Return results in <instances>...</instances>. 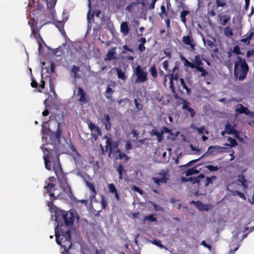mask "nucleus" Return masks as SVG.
Listing matches in <instances>:
<instances>
[{
  "label": "nucleus",
  "instance_id": "obj_26",
  "mask_svg": "<svg viewBox=\"0 0 254 254\" xmlns=\"http://www.w3.org/2000/svg\"><path fill=\"white\" fill-rule=\"evenodd\" d=\"M45 0L47 2V8L49 9L52 14H53L54 11H55L54 8L56 5L57 0H50L49 1H48V0Z\"/></svg>",
  "mask_w": 254,
  "mask_h": 254
},
{
  "label": "nucleus",
  "instance_id": "obj_8",
  "mask_svg": "<svg viewBox=\"0 0 254 254\" xmlns=\"http://www.w3.org/2000/svg\"><path fill=\"white\" fill-rule=\"evenodd\" d=\"M136 76L135 82H144L148 80L147 72L143 71L140 65H137L135 69Z\"/></svg>",
  "mask_w": 254,
  "mask_h": 254
},
{
  "label": "nucleus",
  "instance_id": "obj_16",
  "mask_svg": "<svg viewBox=\"0 0 254 254\" xmlns=\"http://www.w3.org/2000/svg\"><path fill=\"white\" fill-rule=\"evenodd\" d=\"M225 148L221 147L220 146L215 145V146H210L208 147V150L206 153L212 155L214 154L215 153H222L223 152L224 149Z\"/></svg>",
  "mask_w": 254,
  "mask_h": 254
},
{
  "label": "nucleus",
  "instance_id": "obj_15",
  "mask_svg": "<svg viewBox=\"0 0 254 254\" xmlns=\"http://www.w3.org/2000/svg\"><path fill=\"white\" fill-rule=\"evenodd\" d=\"M86 185L89 188L91 193L90 195V199L91 201L95 200L96 195H97V191L95 189L93 184L86 181Z\"/></svg>",
  "mask_w": 254,
  "mask_h": 254
},
{
  "label": "nucleus",
  "instance_id": "obj_51",
  "mask_svg": "<svg viewBox=\"0 0 254 254\" xmlns=\"http://www.w3.org/2000/svg\"><path fill=\"white\" fill-rule=\"evenodd\" d=\"M196 70L197 71L201 72V76L202 77H204L208 74V72L202 67H198Z\"/></svg>",
  "mask_w": 254,
  "mask_h": 254
},
{
  "label": "nucleus",
  "instance_id": "obj_44",
  "mask_svg": "<svg viewBox=\"0 0 254 254\" xmlns=\"http://www.w3.org/2000/svg\"><path fill=\"white\" fill-rule=\"evenodd\" d=\"M116 70L118 78L125 80L126 78L125 72L120 68H116Z\"/></svg>",
  "mask_w": 254,
  "mask_h": 254
},
{
  "label": "nucleus",
  "instance_id": "obj_53",
  "mask_svg": "<svg viewBox=\"0 0 254 254\" xmlns=\"http://www.w3.org/2000/svg\"><path fill=\"white\" fill-rule=\"evenodd\" d=\"M134 102L135 104V107L137 109L138 111H139L142 110V105L140 103H139L137 100L136 99H134Z\"/></svg>",
  "mask_w": 254,
  "mask_h": 254
},
{
  "label": "nucleus",
  "instance_id": "obj_20",
  "mask_svg": "<svg viewBox=\"0 0 254 254\" xmlns=\"http://www.w3.org/2000/svg\"><path fill=\"white\" fill-rule=\"evenodd\" d=\"M237 181L241 183V185L244 189L248 188V181L245 179V176L243 174H239L238 176Z\"/></svg>",
  "mask_w": 254,
  "mask_h": 254
},
{
  "label": "nucleus",
  "instance_id": "obj_34",
  "mask_svg": "<svg viewBox=\"0 0 254 254\" xmlns=\"http://www.w3.org/2000/svg\"><path fill=\"white\" fill-rule=\"evenodd\" d=\"M140 3V2L139 1L131 2L126 7V10L128 11L129 12H131L133 10L134 7Z\"/></svg>",
  "mask_w": 254,
  "mask_h": 254
},
{
  "label": "nucleus",
  "instance_id": "obj_7",
  "mask_svg": "<svg viewBox=\"0 0 254 254\" xmlns=\"http://www.w3.org/2000/svg\"><path fill=\"white\" fill-rule=\"evenodd\" d=\"M159 177H153L152 180L157 187H159L161 184H166L169 179L168 178V171L163 170L157 174Z\"/></svg>",
  "mask_w": 254,
  "mask_h": 254
},
{
  "label": "nucleus",
  "instance_id": "obj_10",
  "mask_svg": "<svg viewBox=\"0 0 254 254\" xmlns=\"http://www.w3.org/2000/svg\"><path fill=\"white\" fill-rule=\"evenodd\" d=\"M44 189L46 192L49 194L50 197L56 196L54 191L56 190V185L49 181L45 182Z\"/></svg>",
  "mask_w": 254,
  "mask_h": 254
},
{
  "label": "nucleus",
  "instance_id": "obj_56",
  "mask_svg": "<svg viewBox=\"0 0 254 254\" xmlns=\"http://www.w3.org/2000/svg\"><path fill=\"white\" fill-rule=\"evenodd\" d=\"M233 52L235 53L237 55H239L242 54L240 51V49L238 46H235L233 48Z\"/></svg>",
  "mask_w": 254,
  "mask_h": 254
},
{
  "label": "nucleus",
  "instance_id": "obj_40",
  "mask_svg": "<svg viewBox=\"0 0 254 254\" xmlns=\"http://www.w3.org/2000/svg\"><path fill=\"white\" fill-rule=\"evenodd\" d=\"M224 34L227 37H230L233 35V31L229 26H226L224 29Z\"/></svg>",
  "mask_w": 254,
  "mask_h": 254
},
{
  "label": "nucleus",
  "instance_id": "obj_2",
  "mask_svg": "<svg viewBox=\"0 0 254 254\" xmlns=\"http://www.w3.org/2000/svg\"><path fill=\"white\" fill-rule=\"evenodd\" d=\"M58 225L55 228V235L57 243L64 249L62 254H70L72 246L71 232L70 230H67L65 232H62V234L60 235L58 233Z\"/></svg>",
  "mask_w": 254,
  "mask_h": 254
},
{
  "label": "nucleus",
  "instance_id": "obj_36",
  "mask_svg": "<svg viewBox=\"0 0 254 254\" xmlns=\"http://www.w3.org/2000/svg\"><path fill=\"white\" fill-rule=\"evenodd\" d=\"M114 92L112 88L110 87V85H108L105 91V96L107 99H111L112 94Z\"/></svg>",
  "mask_w": 254,
  "mask_h": 254
},
{
  "label": "nucleus",
  "instance_id": "obj_18",
  "mask_svg": "<svg viewBox=\"0 0 254 254\" xmlns=\"http://www.w3.org/2000/svg\"><path fill=\"white\" fill-rule=\"evenodd\" d=\"M235 112L237 114H245L246 115H249L250 113V110L241 104H239L237 105Z\"/></svg>",
  "mask_w": 254,
  "mask_h": 254
},
{
  "label": "nucleus",
  "instance_id": "obj_60",
  "mask_svg": "<svg viewBox=\"0 0 254 254\" xmlns=\"http://www.w3.org/2000/svg\"><path fill=\"white\" fill-rule=\"evenodd\" d=\"M132 149V146L129 141H128L127 142V144L125 145V149L128 152V151Z\"/></svg>",
  "mask_w": 254,
  "mask_h": 254
},
{
  "label": "nucleus",
  "instance_id": "obj_55",
  "mask_svg": "<svg viewBox=\"0 0 254 254\" xmlns=\"http://www.w3.org/2000/svg\"><path fill=\"white\" fill-rule=\"evenodd\" d=\"M214 7H215V6H213L212 7V9H211L210 10L208 11L207 14H208V15L209 16H211V17H213V16H215L216 12H215V10L217 8H214Z\"/></svg>",
  "mask_w": 254,
  "mask_h": 254
},
{
  "label": "nucleus",
  "instance_id": "obj_11",
  "mask_svg": "<svg viewBox=\"0 0 254 254\" xmlns=\"http://www.w3.org/2000/svg\"><path fill=\"white\" fill-rule=\"evenodd\" d=\"M58 127L56 131H53L50 134V138L52 139H54L55 141H60L62 136V128L61 127L60 124L57 123Z\"/></svg>",
  "mask_w": 254,
  "mask_h": 254
},
{
  "label": "nucleus",
  "instance_id": "obj_3",
  "mask_svg": "<svg viewBox=\"0 0 254 254\" xmlns=\"http://www.w3.org/2000/svg\"><path fill=\"white\" fill-rule=\"evenodd\" d=\"M55 216L58 226L61 222L63 221L66 226H69L73 225L77 214L75 211L57 210L55 211Z\"/></svg>",
  "mask_w": 254,
  "mask_h": 254
},
{
  "label": "nucleus",
  "instance_id": "obj_5",
  "mask_svg": "<svg viewBox=\"0 0 254 254\" xmlns=\"http://www.w3.org/2000/svg\"><path fill=\"white\" fill-rule=\"evenodd\" d=\"M28 24L31 29V34L34 36V38L37 41L39 46L38 50L40 51L42 47V44L45 43V42L39 33L40 28L37 27V21H36L34 18L31 19L30 21H28Z\"/></svg>",
  "mask_w": 254,
  "mask_h": 254
},
{
  "label": "nucleus",
  "instance_id": "obj_57",
  "mask_svg": "<svg viewBox=\"0 0 254 254\" xmlns=\"http://www.w3.org/2000/svg\"><path fill=\"white\" fill-rule=\"evenodd\" d=\"M55 25L60 30V31L64 30V24L62 21L57 22Z\"/></svg>",
  "mask_w": 254,
  "mask_h": 254
},
{
  "label": "nucleus",
  "instance_id": "obj_58",
  "mask_svg": "<svg viewBox=\"0 0 254 254\" xmlns=\"http://www.w3.org/2000/svg\"><path fill=\"white\" fill-rule=\"evenodd\" d=\"M152 243L157 246H158L159 247H160V248H164V246L161 243V241L160 240H154L153 242H152Z\"/></svg>",
  "mask_w": 254,
  "mask_h": 254
},
{
  "label": "nucleus",
  "instance_id": "obj_21",
  "mask_svg": "<svg viewBox=\"0 0 254 254\" xmlns=\"http://www.w3.org/2000/svg\"><path fill=\"white\" fill-rule=\"evenodd\" d=\"M108 189L110 193L114 194L116 199L119 200L120 196L114 184H109L108 185Z\"/></svg>",
  "mask_w": 254,
  "mask_h": 254
},
{
  "label": "nucleus",
  "instance_id": "obj_6",
  "mask_svg": "<svg viewBox=\"0 0 254 254\" xmlns=\"http://www.w3.org/2000/svg\"><path fill=\"white\" fill-rule=\"evenodd\" d=\"M76 95L78 98V102L81 106L88 104L90 102L89 96L86 94L84 89L80 87H77Z\"/></svg>",
  "mask_w": 254,
  "mask_h": 254
},
{
  "label": "nucleus",
  "instance_id": "obj_42",
  "mask_svg": "<svg viewBox=\"0 0 254 254\" xmlns=\"http://www.w3.org/2000/svg\"><path fill=\"white\" fill-rule=\"evenodd\" d=\"M180 80L183 88L186 90L188 94H190L191 93V90L187 86L184 79L183 78H180Z\"/></svg>",
  "mask_w": 254,
  "mask_h": 254
},
{
  "label": "nucleus",
  "instance_id": "obj_64",
  "mask_svg": "<svg viewBox=\"0 0 254 254\" xmlns=\"http://www.w3.org/2000/svg\"><path fill=\"white\" fill-rule=\"evenodd\" d=\"M88 128L90 129V130H91L92 131L93 130H94L97 127L95 124L92 123V122H90L89 123H88Z\"/></svg>",
  "mask_w": 254,
  "mask_h": 254
},
{
  "label": "nucleus",
  "instance_id": "obj_1",
  "mask_svg": "<svg viewBox=\"0 0 254 254\" xmlns=\"http://www.w3.org/2000/svg\"><path fill=\"white\" fill-rule=\"evenodd\" d=\"M45 168L48 170H51L52 167L58 179L60 180L58 176V172H62V169L60 164L59 155L55 154V151L49 150L46 148H43Z\"/></svg>",
  "mask_w": 254,
  "mask_h": 254
},
{
  "label": "nucleus",
  "instance_id": "obj_41",
  "mask_svg": "<svg viewBox=\"0 0 254 254\" xmlns=\"http://www.w3.org/2000/svg\"><path fill=\"white\" fill-rule=\"evenodd\" d=\"M228 141L230 142V144H228V143H225V145L230 146L231 147H233L236 146L238 144L236 140L235 139L231 138V137H228Z\"/></svg>",
  "mask_w": 254,
  "mask_h": 254
},
{
  "label": "nucleus",
  "instance_id": "obj_12",
  "mask_svg": "<svg viewBox=\"0 0 254 254\" xmlns=\"http://www.w3.org/2000/svg\"><path fill=\"white\" fill-rule=\"evenodd\" d=\"M182 105L183 110L188 111V113H190V116L191 118H193L196 113L195 111L190 106V104L187 100L183 99L182 101Z\"/></svg>",
  "mask_w": 254,
  "mask_h": 254
},
{
  "label": "nucleus",
  "instance_id": "obj_13",
  "mask_svg": "<svg viewBox=\"0 0 254 254\" xmlns=\"http://www.w3.org/2000/svg\"><path fill=\"white\" fill-rule=\"evenodd\" d=\"M110 120V117L108 114H105L104 117L101 119V121L105 126V128L107 130H110L111 129L112 124Z\"/></svg>",
  "mask_w": 254,
  "mask_h": 254
},
{
  "label": "nucleus",
  "instance_id": "obj_31",
  "mask_svg": "<svg viewBox=\"0 0 254 254\" xmlns=\"http://www.w3.org/2000/svg\"><path fill=\"white\" fill-rule=\"evenodd\" d=\"M225 129L228 134H233L234 133L237 132V130L230 124L227 123L225 125Z\"/></svg>",
  "mask_w": 254,
  "mask_h": 254
},
{
  "label": "nucleus",
  "instance_id": "obj_29",
  "mask_svg": "<svg viewBox=\"0 0 254 254\" xmlns=\"http://www.w3.org/2000/svg\"><path fill=\"white\" fill-rule=\"evenodd\" d=\"M205 178V176L203 174H201L197 177H190L191 179L190 180V182H191L192 184H199L201 179H203Z\"/></svg>",
  "mask_w": 254,
  "mask_h": 254
},
{
  "label": "nucleus",
  "instance_id": "obj_39",
  "mask_svg": "<svg viewBox=\"0 0 254 254\" xmlns=\"http://www.w3.org/2000/svg\"><path fill=\"white\" fill-rule=\"evenodd\" d=\"M199 172V170L196 169L195 167H193L190 169H188L186 171V176H190V175H192L193 174H195L198 173Z\"/></svg>",
  "mask_w": 254,
  "mask_h": 254
},
{
  "label": "nucleus",
  "instance_id": "obj_52",
  "mask_svg": "<svg viewBox=\"0 0 254 254\" xmlns=\"http://www.w3.org/2000/svg\"><path fill=\"white\" fill-rule=\"evenodd\" d=\"M205 168L209 170L210 172H214L218 171L219 169L218 167L217 166H213L211 165H207L205 166Z\"/></svg>",
  "mask_w": 254,
  "mask_h": 254
},
{
  "label": "nucleus",
  "instance_id": "obj_59",
  "mask_svg": "<svg viewBox=\"0 0 254 254\" xmlns=\"http://www.w3.org/2000/svg\"><path fill=\"white\" fill-rule=\"evenodd\" d=\"M170 79V88L173 93H176V89L172 79Z\"/></svg>",
  "mask_w": 254,
  "mask_h": 254
},
{
  "label": "nucleus",
  "instance_id": "obj_27",
  "mask_svg": "<svg viewBox=\"0 0 254 254\" xmlns=\"http://www.w3.org/2000/svg\"><path fill=\"white\" fill-rule=\"evenodd\" d=\"M202 59L201 58V56L199 55H197L195 56L194 60V68L197 69L198 67H202L203 65V63L202 62Z\"/></svg>",
  "mask_w": 254,
  "mask_h": 254
},
{
  "label": "nucleus",
  "instance_id": "obj_63",
  "mask_svg": "<svg viewBox=\"0 0 254 254\" xmlns=\"http://www.w3.org/2000/svg\"><path fill=\"white\" fill-rule=\"evenodd\" d=\"M202 40H203V42L204 43V44H205L206 42L207 43V45L210 47H212L213 45V43L212 42V41L210 40H207V41H206L205 40V38H202Z\"/></svg>",
  "mask_w": 254,
  "mask_h": 254
},
{
  "label": "nucleus",
  "instance_id": "obj_35",
  "mask_svg": "<svg viewBox=\"0 0 254 254\" xmlns=\"http://www.w3.org/2000/svg\"><path fill=\"white\" fill-rule=\"evenodd\" d=\"M117 172L119 174V179L120 180H122L123 179V173H126V171L124 169L123 166L122 164L119 165L117 168Z\"/></svg>",
  "mask_w": 254,
  "mask_h": 254
},
{
  "label": "nucleus",
  "instance_id": "obj_25",
  "mask_svg": "<svg viewBox=\"0 0 254 254\" xmlns=\"http://www.w3.org/2000/svg\"><path fill=\"white\" fill-rule=\"evenodd\" d=\"M116 153L118 154V156H116V159H125L126 161H127L129 158L126 153L122 152L119 148L116 151Z\"/></svg>",
  "mask_w": 254,
  "mask_h": 254
},
{
  "label": "nucleus",
  "instance_id": "obj_19",
  "mask_svg": "<svg viewBox=\"0 0 254 254\" xmlns=\"http://www.w3.org/2000/svg\"><path fill=\"white\" fill-rule=\"evenodd\" d=\"M197 208L199 211H208L211 209V206L209 204H203L200 201H197Z\"/></svg>",
  "mask_w": 254,
  "mask_h": 254
},
{
  "label": "nucleus",
  "instance_id": "obj_45",
  "mask_svg": "<svg viewBox=\"0 0 254 254\" xmlns=\"http://www.w3.org/2000/svg\"><path fill=\"white\" fill-rule=\"evenodd\" d=\"M155 214H150L148 216H145L144 217L143 220L144 221L149 220L151 222H156L157 220V219L155 217Z\"/></svg>",
  "mask_w": 254,
  "mask_h": 254
},
{
  "label": "nucleus",
  "instance_id": "obj_33",
  "mask_svg": "<svg viewBox=\"0 0 254 254\" xmlns=\"http://www.w3.org/2000/svg\"><path fill=\"white\" fill-rule=\"evenodd\" d=\"M80 71V67L76 65H73L72 66L71 71L74 74V77L75 78H79L80 76L78 74V72Z\"/></svg>",
  "mask_w": 254,
  "mask_h": 254
},
{
  "label": "nucleus",
  "instance_id": "obj_46",
  "mask_svg": "<svg viewBox=\"0 0 254 254\" xmlns=\"http://www.w3.org/2000/svg\"><path fill=\"white\" fill-rule=\"evenodd\" d=\"M216 5H214V8H218L219 7H224L226 4V0H216Z\"/></svg>",
  "mask_w": 254,
  "mask_h": 254
},
{
  "label": "nucleus",
  "instance_id": "obj_22",
  "mask_svg": "<svg viewBox=\"0 0 254 254\" xmlns=\"http://www.w3.org/2000/svg\"><path fill=\"white\" fill-rule=\"evenodd\" d=\"M130 30V29L128 27V23L127 22H122L121 24V32L122 33L125 35H127L129 31Z\"/></svg>",
  "mask_w": 254,
  "mask_h": 254
},
{
  "label": "nucleus",
  "instance_id": "obj_48",
  "mask_svg": "<svg viewBox=\"0 0 254 254\" xmlns=\"http://www.w3.org/2000/svg\"><path fill=\"white\" fill-rule=\"evenodd\" d=\"M152 135H156L159 141H161V139L162 138V136L163 134V131H161V132H159L154 129H152L151 132Z\"/></svg>",
  "mask_w": 254,
  "mask_h": 254
},
{
  "label": "nucleus",
  "instance_id": "obj_23",
  "mask_svg": "<svg viewBox=\"0 0 254 254\" xmlns=\"http://www.w3.org/2000/svg\"><path fill=\"white\" fill-rule=\"evenodd\" d=\"M254 35V32H250L248 33L246 36V37L243 38L241 40V42L244 43L245 45H249L250 41L252 40Z\"/></svg>",
  "mask_w": 254,
  "mask_h": 254
},
{
  "label": "nucleus",
  "instance_id": "obj_43",
  "mask_svg": "<svg viewBox=\"0 0 254 254\" xmlns=\"http://www.w3.org/2000/svg\"><path fill=\"white\" fill-rule=\"evenodd\" d=\"M149 71L152 75V76L154 78H156L157 76V71L156 69V67L155 64L152 65Z\"/></svg>",
  "mask_w": 254,
  "mask_h": 254
},
{
  "label": "nucleus",
  "instance_id": "obj_50",
  "mask_svg": "<svg viewBox=\"0 0 254 254\" xmlns=\"http://www.w3.org/2000/svg\"><path fill=\"white\" fill-rule=\"evenodd\" d=\"M88 6L90 8L89 11L88 12L87 18L88 22H90V20L92 19L94 17V13L91 14V0H88Z\"/></svg>",
  "mask_w": 254,
  "mask_h": 254
},
{
  "label": "nucleus",
  "instance_id": "obj_47",
  "mask_svg": "<svg viewBox=\"0 0 254 254\" xmlns=\"http://www.w3.org/2000/svg\"><path fill=\"white\" fill-rule=\"evenodd\" d=\"M114 2L117 7L120 8L126 4V0H114Z\"/></svg>",
  "mask_w": 254,
  "mask_h": 254
},
{
  "label": "nucleus",
  "instance_id": "obj_61",
  "mask_svg": "<svg viewBox=\"0 0 254 254\" xmlns=\"http://www.w3.org/2000/svg\"><path fill=\"white\" fill-rule=\"evenodd\" d=\"M167 75H169V78L172 79V80H177L178 79V75L177 74H167Z\"/></svg>",
  "mask_w": 254,
  "mask_h": 254
},
{
  "label": "nucleus",
  "instance_id": "obj_32",
  "mask_svg": "<svg viewBox=\"0 0 254 254\" xmlns=\"http://www.w3.org/2000/svg\"><path fill=\"white\" fill-rule=\"evenodd\" d=\"M116 48H113L111 50L109 51L108 53L106 55V59L108 60H111L113 59H115V55L116 54Z\"/></svg>",
  "mask_w": 254,
  "mask_h": 254
},
{
  "label": "nucleus",
  "instance_id": "obj_62",
  "mask_svg": "<svg viewBox=\"0 0 254 254\" xmlns=\"http://www.w3.org/2000/svg\"><path fill=\"white\" fill-rule=\"evenodd\" d=\"M205 154H204L203 155L201 156L200 158H199L198 159H195V160H191L188 163H187L186 165H184L185 166H191L193 163H195V162H197L198 160H199L201 158H202L203 157V156H204Z\"/></svg>",
  "mask_w": 254,
  "mask_h": 254
},
{
  "label": "nucleus",
  "instance_id": "obj_54",
  "mask_svg": "<svg viewBox=\"0 0 254 254\" xmlns=\"http://www.w3.org/2000/svg\"><path fill=\"white\" fill-rule=\"evenodd\" d=\"M101 203L102 209H105L107 206V202L106 200L105 199V197H104V196H103V195L101 196Z\"/></svg>",
  "mask_w": 254,
  "mask_h": 254
},
{
  "label": "nucleus",
  "instance_id": "obj_24",
  "mask_svg": "<svg viewBox=\"0 0 254 254\" xmlns=\"http://www.w3.org/2000/svg\"><path fill=\"white\" fill-rule=\"evenodd\" d=\"M218 17L222 25L224 26L226 23L230 20L231 17L229 15L219 14Z\"/></svg>",
  "mask_w": 254,
  "mask_h": 254
},
{
  "label": "nucleus",
  "instance_id": "obj_37",
  "mask_svg": "<svg viewBox=\"0 0 254 254\" xmlns=\"http://www.w3.org/2000/svg\"><path fill=\"white\" fill-rule=\"evenodd\" d=\"M63 190L66 194L65 196H63V198H65V197H69V198H71L73 196L70 187L64 188Z\"/></svg>",
  "mask_w": 254,
  "mask_h": 254
},
{
  "label": "nucleus",
  "instance_id": "obj_17",
  "mask_svg": "<svg viewBox=\"0 0 254 254\" xmlns=\"http://www.w3.org/2000/svg\"><path fill=\"white\" fill-rule=\"evenodd\" d=\"M182 41L185 44L189 45L192 50H194L195 45L193 40L191 38V36L189 35L184 36Z\"/></svg>",
  "mask_w": 254,
  "mask_h": 254
},
{
  "label": "nucleus",
  "instance_id": "obj_49",
  "mask_svg": "<svg viewBox=\"0 0 254 254\" xmlns=\"http://www.w3.org/2000/svg\"><path fill=\"white\" fill-rule=\"evenodd\" d=\"M183 60L184 59V65L186 67H190L191 68H194V64L190 62L189 61L185 59V58H183V59H182Z\"/></svg>",
  "mask_w": 254,
  "mask_h": 254
},
{
  "label": "nucleus",
  "instance_id": "obj_38",
  "mask_svg": "<svg viewBox=\"0 0 254 254\" xmlns=\"http://www.w3.org/2000/svg\"><path fill=\"white\" fill-rule=\"evenodd\" d=\"M216 180V176H212L210 177H207L205 179V181L204 182V186L205 187H208L210 184H212L213 180Z\"/></svg>",
  "mask_w": 254,
  "mask_h": 254
},
{
  "label": "nucleus",
  "instance_id": "obj_28",
  "mask_svg": "<svg viewBox=\"0 0 254 254\" xmlns=\"http://www.w3.org/2000/svg\"><path fill=\"white\" fill-rule=\"evenodd\" d=\"M58 198H63V195L61 194H58L57 196L54 197H50V201H48L47 202V205L50 208H53V207L54 206L56 208V210H58L57 207L54 205L53 202Z\"/></svg>",
  "mask_w": 254,
  "mask_h": 254
},
{
  "label": "nucleus",
  "instance_id": "obj_9",
  "mask_svg": "<svg viewBox=\"0 0 254 254\" xmlns=\"http://www.w3.org/2000/svg\"><path fill=\"white\" fill-rule=\"evenodd\" d=\"M103 138L106 139L105 148L106 150H109V156H110L113 149L117 148L119 144L118 142L117 141L113 142L112 139L108 135H105Z\"/></svg>",
  "mask_w": 254,
  "mask_h": 254
},
{
  "label": "nucleus",
  "instance_id": "obj_14",
  "mask_svg": "<svg viewBox=\"0 0 254 254\" xmlns=\"http://www.w3.org/2000/svg\"><path fill=\"white\" fill-rule=\"evenodd\" d=\"M58 176L60 179V180L58 179V180L60 182V187L62 190L70 187L67 183V178L64 175L62 174V172H58Z\"/></svg>",
  "mask_w": 254,
  "mask_h": 254
},
{
  "label": "nucleus",
  "instance_id": "obj_4",
  "mask_svg": "<svg viewBox=\"0 0 254 254\" xmlns=\"http://www.w3.org/2000/svg\"><path fill=\"white\" fill-rule=\"evenodd\" d=\"M234 69V75L236 79L241 81L245 79L249 71V66L245 59L237 57Z\"/></svg>",
  "mask_w": 254,
  "mask_h": 254
},
{
  "label": "nucleus",
  "instance_id": "obj_30",
  "mask_svg": "<svg viewBox=\"0 0 254 254\" xmlns=\"http://www.w3.org/2000/svg\"><path fill=\"white\" fill-rule=\"evenodd\" d=\"M190 13V11L187 10H183L181 12L180 20L184 24L186 25L187 18L186 16Z\"/></svg>",
  "mask_w": 254,
  "mask_h": 254
}]
</instances>
